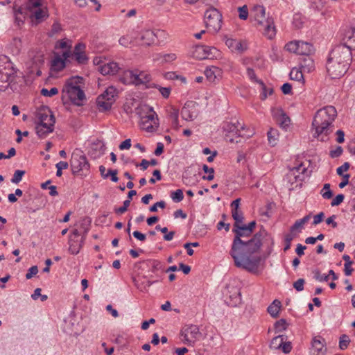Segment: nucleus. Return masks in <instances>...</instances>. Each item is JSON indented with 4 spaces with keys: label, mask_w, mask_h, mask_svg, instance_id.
I'll use <instances>...</instances> for the list:
<instances>
[{
    "label": "nucleus",
    "mask_w": 355,
    "mask_h": 355,
    "mask_svg": "<svg viewBox=\"0 0 355 355\" xmlns=\"http://www.w3.org/2000/svg\"><path fill=\"white\" fill-rule=\"evenodd\" d=\"M226 45L232 50L239 53H243L248 48L247 43L242 40L227 39L225 42Z\"/></svg>",
    "instance_id": "dca6fc26"
},
{
    "label": "nucleus",
    "mask_w": 355,
    "mask_h": 355,
    "mask_svg": "<svg viewBox=\"0 0 355 355\" xmlns=\"http://www.w3.org/2000/svg\"><path fill=\"white\" fill-rule=\"evenodd\" d=\"M116 89L115 87L111 86L106 89V90L97 98V105L101 111H107L110 110L115 101V96H116Z\"/></svg>",
    "instance_id": "6e6552de"
},
{
    "label": "nucleus",
    "mask_w": 355,
    "mask_h": 355,
    "mask_svg": "<svg viewBox=\"0 0 355 355\" xmlns=\"http://www.w3.org/2000/svg\"><path fill=\"white\" fill-rule=\"evenodd\" d=\"M146 278L145 276L137 277L133 278V283L135 286L142 292L146 291V286H145L146 281L144 280Z\"/></svg>",
    "instance_id": "c9c22d12"
},
{
    "label": "nucleus",
    "mask_w": 355,
    "mask_h": 355,
    "mask_svg": "<svg viewBox=\"0 0 355 355\" xmlns=\"http://www.w3.org/2000/svg\"><path fill=\"white\" fill-rule=\"evenodd\" d=\"M202 169L205 173H209L207 176H203L202 178L209 181L212 180L214 178V169L213 168H209L206 164L203 165Z\"/></svg>",
    "instance_id": "49530a36"
},
{
    "label": "nucleus",
    "mask_w": 355,
    "mask_h": 355,
    "mask_svg": "<svg viewBox=\"0 0 355 355\" xmlns=\"http://www.w3.org/2000/svg\"><path fill=\"white\" fill-rule=\"evenodd\" d=\"M214 51H216V49L214 47L207 46H197L195 50V53H197V55H195V56L200 60L205 59L209 55H214Z\"/></svg>",
    "instance_id": "412c9836"
},
{
    "label": "nucleus",
    "mask_w": 355,
    "mask_h": 355,
    "mask_svg": "<svg viewBox=\"0 0 355 355\" xmlns=\"http://www.w3.org/2000/svg\"><path fill=\"white\" fill-rule=\"evenodd\" d=\"M130 200H125L123 202V205L122 207L114 209L115 213L117 214H122L125 213L127 211L128 207L130 206Z\"/></svg>",
    "instance_id": "6e6d98bb"
},
{
    "label": "nucleus",
    "mask_w": 355,
    "mask_h": 355,
    "mask_svg": "<svg viewBox=\"0 0 355 355\" xmlns=\"http://www.w3.org/2000/svg\"><path fill=\"white\" fill-rule=\"evenodd\" d=\"M281 307V302L278 300H275L268 307V312L272 318L278 316Z\"/></svg>",
    "instance_id": "7c9ffc66"
},
{
    "label": "nucleus",
    "mask_w": 355,
    "mask_h": 355,
    "mask_svg": "<svg viewBox=\"0 0 355 355\" xmlns=\"http://www.w3.org/2000/svg\"><path fill=\"white\" fill-rule=\"evenodd\" d=\"M235 233L230 254L234 261L237 268L246 270L252 273H257L261 262V257L253 255L259 251L262 240L268 236V232L262 229L256 233L252 239L248 241L242 239L244 237L251 236V232L248 231L245 225H239L234 227Z\"/></svg>",
    "instance_id": "f257e3e1"
},
{
    "label": "nucleus",
    "mask_w": 355,
    "mask_h": 355,
    "mask_svg": "<svg viewBox=\"0 0 355 355\" xmlns=\"http://www.w3.org/2000/svg\"><path fill=\"white\" fill-rule=\"evenodd\" d=\"M56 49H68L71 48V45L67 44V41L64 40H59L56 42L55 44Z\"/></svg>",
    "instance_id": "774afa93"
},
{
    "label": "nucleus",
    "mask_w": 355,
    "mask_h": 355,
    "mask_svg": "<svg viewBox=\"0 0 355 355\" xmlns=\"http://www.w3.org/2000/svg\"><path fill=\"white\" fill-rule=\"evenodd\" d=\"M344 195L343 194H338L337 195L334 199L333 200L331 201V205L332 207H334V206H338L340 204H341L344 200Z\"/></svg>",
    "instance_id": "052dcab7"
},
{
    "label": "nucleus",
    "mask_w": 355,
    "mask_h": 355,
    "mask_svg": "<svg viewBox=\"0 0 355 355\" xmlns=\"http://www.w3.org/2000/svg\"><path fill=\"white\" fill-rule=\"evenodd\" d=\"M41 6V0H28L26 7L28 10H32L37 8Z\"/></svg>",
    "instance_id": "4d7b16f0"
},
{
    "label": "nucleus",
    "mask_w": 355,
    "mask_h": 355,
    "mask_svg": "<svg viewBox=\"0 0 355 355\" xmlns=\"http://www.w3.org/2000/svg\"><path fill=\"white\" fill-rule=\"evenodd\" d=\"M260 83L261 84L263 89V92L260 95V98L261 100H265L267 98L268 95H271L272 94L273 89L272 88H266V87L261 81H260Z\"/></svg>",
    "instance_id": "5fc2aeb1"
},
{
    "label": "nucleus",
    "mask_w": 355,
    "mask_h": 355,
    "mask_svg": "<svg viewBox=\"0 0 355 355\" xmlns=\"http://www.w3.org/2000/svg\"><path fill=\"white\" fill-rule=\"evenodd\" d=\"M34 9L35 10V11H33V10H31L32 15L38 21H42L44 18H46L48 16L47 11L46 9L40 7Z\"/></svg>",
    "instance_id": "2f4dec72"
},
{
    "label": "nucleus",
    "mask_w": 355,
    "mask_h": 355,
    "mask_svg": "<svg viewBox=\"0 0 355 355\" xmlns=\"http://www.w3.org/2000/svg\"><path fill=\"white\" fill-rule=\"evenodd\" d=\"M172 200L176 202L182 201L184 198L183 192L181 189H177L171 194Z\"/></svg>",
    "instance_id": "de8ad7c7"
},
{
    "label": "nucleus",
    "mask_w": 355,
    "mask_h": 355,
    "mask_svg": "<svg viewBox=\"0 0 355 355\" xmlns=\"http://www.w3.org/2000/svg\"><path fill=\"white\" fill-rule=\"evenodd\" d=\"M239 11V17L242 20H245L248 19L249 15V12L247 6H243L241 7H239L238 8Z\"/></svg>",
    "instance_id": "09e8293b"
},
{
    "label": "nucleus",
    "mask_w": 355,
    "mask_h": 355,
    "mask_svg": "<svg viewBox=\"0 0 355 355\" xmlns=\"http://www.w3.org/2000/svg\"><path fill=\"white\" fill-rule=\"evenodd\" d=\"M177 58V55L175 53H165V54H156L155 55V58H153V60L155 62H159L160 63H166V62H171L174 60H175Z\"/></svg>",
    "instance_id": "cd10ccee"
},
{
    "label": "nucleus",
    "mask_w": 355,
    "mask_h": 355,
    "mask_svg": "<svg viewBox=\"0 0 355 355\" xmlns=\"http://www.w3.org/2000/svg\"><path fill=\"white\" fill-rule=\"evenodd\" d=\"M16 72L13 70H11L10 73H1V80L8 84H10L11 83L14 82Z\"/></svg>",
    "instance_id": "a19ab883"
},
{
    "label": "nucleus",
    "mask_w": 355,
    "mask_h": 355,
    "mask_svg": "<svg viewBox=\"0 0 355 355\" xmlns=\"http://www.w3.org/2000/svg\"><path fill=\"white\" fill-rule=\"evenodd\" d=\"M205 75L210 83H215L221 78L222 70L218 67L211 66L205 69Z\"/></svg>",
    "instance_id": "6ab92c4d"
},
{
    "label": "nucleus",
    "mask_w": 355,
    "mask_h": 355,
    "mask_svg": "<svg viewBox=\"0 0 355 355\" xmlns=\"http://www.w3.org/2000/svg\"><path fill=\"white\" fill-rule=\"evenodd\" d=\"M65 67V62L60 55H56L51 62V69L54 71H60Z\"/></svg>",
    "instance_id": "c756f323"
},
{
    "label": "nucleus",
    "mask_w": 355,
    "mask_h": 355,
    "mask_svg": "<svg viewBox=\"0 0 355 355\" xmlns=\"http://www.w3.org/2000/svg\"><path fill=\"white\" fill-rule=\"evenodd\" d=\"M136 37H133L130 35H125L122 36L119 40V42L121 45L128 47L131 44H136Z\"/></svg>",
    "instance_id": "e433bc0d"
},
{
    "label": "nucleus",
    "mask_w": 355,
    "mask_h": 355,
    "mask_svg": "<svg viewBox=\"0 0 355 355\" xmlns=\"http://www.w3.org/2000/svg\"><path fill=\"white\" fill-rule=\"evenodd\" d=\"M294 237H295V235L291 232L285 235L284 241H285L286 245L284 248V250L285 252L287 251L288 249H290L291 245V241H293Z\"/></svg>",
    "instance_id": "864d4df0"
},
{
    "label": "nucleus",
    "mask_w": 355,
    "mask_h": 355,
    "mask_svg": "<svg viewBox=\"0 0 355 355\" xmlns=\"http://www.w3.org/2000/svg\"><path fill=\"white\" fill-rule=\"evenodd\" d=\"M352 60V51L343 44L335 46L329 53L327 61V70L331 78H339L347 71Z\"/></svg>",
    "instance_id": "f03ea898"
},
{
    "label": "nucleus",
    "mask_w": 355,
    "mask_h": 355,
    "mask_svg": "<svg viewBox=\"0 0 355 355\" xmlns=\"http://www.w3.org/2000/svg\"><path fill=\"white\" fill-rule=\"evenodd\" d=\"M227 295H229L226 301L229 306H236L241 302V295L239 288L228 285L227 286Z\"/></svg>",
    "instance_id": "f8f14e48"
},
{
    "label": "nucleus",
    "mask_w": 355,
    "mask_h": 355,
    "mask_svg": "<svg viewBox=\"0 0 355 355\" xmlns=\"http://www.w3.org/2000/svg\"><path fill=\"white\" fill-rule=\"evenodd\" d=\"M181 115L182 119L186 121H193L196 117L194 112H191L187 107H184L182 109Z\"/></svg>",
    "instance_id": "ea45409f"
},
{
    "label": "nucleus",
    "mask_w": 355,
    "mask_h": 355,
    "mask_svg": "<svg viewBox=\"0 0 355 355\" xmlns=\"http://www.w3.org/2000/svg\"><path fill=\"white\" fill-rule=\"evenodd\" d=\"M135 114L139 116V120L146 118L147 116L156 115V112L153 110V107L146 104H139L135 108Z\"/></svg>",
    "instance_id": "a211bd4d"
},
{
    "label": "nucleus",
    "mask_w": 355,
    "mask_h": 355,
    "mask_svg": "<svg viewBox=\"0 0 355 355\" xmlns=\"http://www.w3.org/2000/svg\"><path fill=\"white\" fill-rule=\"evenodd\" d=\"M272 115L281 128L286 129L289 126L291 119L282 109L276 108L272 110Z\"/></svg>",
    "instance_id": "ddd939ff"
},
{
    "label": "nucleus",
    "mask_w": 355,
    "mask_h": 355,
    "mask_svg": "<svg viewBox=\"0 0 355 355\" xmlns=\"http://www.w3.org/2000/svg\"><path fill=\"white\" fill-rule=\"evenodd\" d=\"M119 64L116 62H110L100 66L98 71L104 76L114 75L119 71Z\"/></svg>",
    "instance_id": "aec40b11"
},
{
    "label": "nucleus",
    "mask_w": 355,
    "mask_h": 355,
    "mask_svg": "<svg viewBox=\"0 0 355 355\" xmlns=\"http://www.w3.org/2000/svg\"><path fill=\"white\" fill-rule=\"evenodd\" d=\"M241 129H243V127L239 121H236V123H228L225 127V130L228 132L225 135V139L230 143L240 142L241 139L238 140L237 138L242 137L241 135Z\"/></svg>",
    "instance_id": "9d476101"
},
{
    "label": "nucleus",
    "mask_w": 355,
    "mask_h": 355,
    "mask_svg": "<svg viewBox=\"0 0 355 355\" xmlns=\"http://www.w3.org/2000/svg\"><path fill=\"white\" fill-rule=\"evenodd\" d=\"M312 347L315 355H324L326 352L324 340L320 336L315 337L313 339Z\"/></svg>",
    "instance_id": "4be33fe9"
},
{
    "label": "nucleus",
    "mask_w": 355,
    "mask_h": 355,
    "mask_svg": "<svg viewBox=\"0 0 355 355\" xmlns=\"http://www.w3.org/2000/svg\"><path fill=\"white\" fill-rule=\"evenodd\" d=\"M70 166L73 174H78L84 171L87 172L90 166L87 157L80 150H76L73 152L70 159Z\"/></svg>",
    "instance_id": "423d86ee"
},
{
    "label": "nucleus",
    "mask_w": 355,
    "mask_h": 355,
    "mask_svg": "<svg viewBox=\"0 0 355 355\" xmlns=\"http://www.w3.org/2000/svg\"><path fill=\"white\" fill-rule=\"evenodd\" d=\"M155 35L151 30H144L136 37V44L149 46L155 41Z\"/></svg>",
    "instance_id": "2eb2a0df"
},
{
    "label": "nucleus",
    "mask_w": 355,
    "mask_h": 355,
    "mask_svg": "<svg viewBox=\"0 0 355 355\" xmlns=\"http://www.w3.org/2000/svg\"><path fill=\"white\" fill-rule=\"evenodd\" d=\"M148 261L151 264V271L153 272H156L158 270H162L164 269V265L159 261L149 260Z\"/></svg>",
    "instance_id": "a18cd8bd"
},
{
    "label": "nucleus",
    "mask_w": 355,
    "mask_h": 355,
    "mask_svg": "<svg viewBox=\"0 0 355 355\" xmlns=\"http://www.w3.org/2000/svg\"><path fill=\"white\" fill-rule=\"evenodd\" d=\"M304 279H299L293 284V287L296 289L297 291H302L304 289Z\"/></svg>",
    "instance_id": "69168bd1"
},
{
    "label": "nucleus",
    "mask_w": 355,
    "mask_h": 355,
    "mask_svg": "<svg viewBox=\"0 0 355 355\" xmlns=\"http://www.w3.org/2000/svg\"><path fill=\"white\" fill-rule=\"evenodd\" d=\"M170 118L172 120V123L173 126L178 128V111L177 110L173 109L170 112Z\"/></svg>",
    "instance_id": "13d9d810"
},
{
    "label": "nucleus",
    "mask_w": 355,
    "mask_h": 355,
    "mask_svg": "<svg viewBox=\"0 0 355 355\" xmlns=\"http://www.w3.org/2000/svg\"><path fill=\"white\" fill-rule=\"evenodd\" d=\"M136 79V70L125 71L120 78L121 81L125 85H134Z\"/></svg>",
    "instance_id": "bb28decb"
},
{
    "label": "nucleus",
    "mask_w": 355,
    "mask_h": 355,
    "mask_svg": "<svg viewBox=\"0 0 355 355\" xmlns=\"http://www.w3.org/2000/svg\"><path fill=\"white\" fill-rule=\"evenodd\" d=\"M315 49L312 44L303 41H299L298 54L308 56L312 55Z\"/></svg>",
    "instance_id": "b1692460"
},
{
    "label": "nucleus",
    "mask_w": 355,
    "mask_h": 355,
    "mask_svg": "<svg viewBox=\"0 0 355 355\" xmlns=\"http://www.w3.org/2000/svg\"><path fill=\"white\" fill-rule=\"evenodd\" d=\"M166 206V203L164 201H159L155 203L153 206H151L149 209L150 211L151 212H156L157 211V207H160L162 209H164Z\"/></svg>",
    "instance_id": "e2e57ef3"
},
{
    "label": "nucleus",
    "mask_w": 355,
    "mask_h": 355,
    "mask_svg": "<svg viewBox=\"0 0 355 355\" xmlns=\"http://www.w3.org/2000/svg\"><path fill=\"white\" fill-rule=\"evenodd\" d=\"M38 120L40 123L53 128L55 122V117L52 114L42 113L38 114Z\"/></svg>",
    "instance_id": "393cba45"
},
{
    "label": "nucleus",
    "mask_w": 355,
    "mask_h": 355,
    "mask_svg": "<svg viewBox=\"0 0 355 355\" xmlns=\"http://www.w3.org/2000/svg\"><path fill=\"white\" fill-rule=\"evenodd\" d=\"M88 228H86L84 231V235L83 236L81 241H79L78 239H73L72 236L69 237V251L71 254H77L80 250L82 248L83 243L84 239H85V236L87 233Z\"/></svg>",
    "instance_id": "f3484780"
},
{
    "label": "nucleus",
    "mask_w": 355,
    "mask_h": 355,
    "mask_svg": "<svg viewBox=\"0 0 355 355\" xmlns=\"http://www.w3.org/2000/svg\"><path fill=\"white\" fill-rule=\"evenodd\" d=\"M290 78L293 80L302 81L304 83L303 71L298 68L294 67L290 72Z\"/></svg>",
    "instance_id": "72a5a7b5"
},
{
    "label": "nucleus",
    "mask_w": 355,
    "mask_h": 355,
    "mask_svg": "<svg viewBox=\"0 0 355 355\" xmlns=\"http://www.w3.org/2000/svg\"><path fill=\"white\" fill-rule=\"evenodd\" d=\"M288 327V323L285 319H280L277 320L274 325L275 333L282 332L286 330Z\"/></svg>",
    "instance_id": "79ce46f5"
},
{
    "label": "nucleus",
    "mask_w": 355,
    "mask_h": 355,
    "mask_svg": "<svg viewBox=\"0 0 355 355\" xmlns=\"http://www.w3.org/2000/svg\"><path fill=\"white\" fill-rule=\"evenodd\" d=\"M268 140L269 144L272 146H275L278 141L279 137V133L278 131L275 129L270 128V130L268 132Z\"/></svg>",
    "instance_id": "f704fd0d"
},
{
    "label": "nucleus",
    "mask_w": 355,
    "mask_h": 355,
    "mask_svg": "<svg viewBox=\"0 0 355 355\" xmlns=\"http://www.w3.org/2000/svg\"><path fill=\"white\" fill-rule=\"evenodd\" d=\"M36 133L40 138H44L46 135L53 131L52 127H48L45 125L37 123L35 127Z\"/></svg>",
    "instance_id": "c85d7f7f"
},
{
    "label": "nucleus",
    "mask_w": 355,
    "mask_h": 355,
    "mask_svg": "<svg viewBox=\"0 0 355 355\" xmlns=\"http://www.w3.org/2000/svg\"><path fill=\"white\" fill-rule=\"evenodd\" d=\"M346 37L347 38L346 40V42H345V44H343L349 47V49L350 50L352 48L355 49V37H354V31L353 29L347 33Z\"/></svg>",
    "instance_id": "4c0bfd02"
},
{
    "label": "nucleus",
    "mask_w": 355,
    "mask_h": 355,
    "mask_svg": "<svg viewBox=\"0 0 355 355\" xmlns=\"http://www.w3.org/2000/svg\"><path fill=\"white\" fill-rule=\"evenodd\" d=\"M150 121L155 125H159L157 115L154 116H147L146 118H144L139 120V125L141 129L148 132H152L153 126L148 124V121Z\"/></svg>",
    "instance_id": "5701e85b"
},
{
    "label": "nucleus",
    "mask_w": 355,
    "mask_h": 355,
    "mask_svg": "<svg viewBox=\"0 0 355 355\" xmlns=\"http://www.w3.org/2000/svg\"><path fill=\"white\" fill-rule=\"evenodd\" d=\"M37 272H38L37 266H33L28 269V272L26 275V278L27 279H29L32 278L34 275H35Z\"/></svg>",
    "instance_id": "0e129e2a"
},
{
    "label": "nucleus",
    "mask_w": 355,
    "mask_h": 355,
    "mask_svg": "<svg viewBox=\"0 0 355 355\" xmlns=\"http://www.w3.org/2000/svg\"><path fill=\"white\" fill-rule=\"evenodd\" d=\"M83 83V78L80 76L67 79L62 90V99L67 98L76 105H83L85 100V93L80 88Z\"/></svg>",
    "instance_id": "20e7f679"
},
{
    "label": "nucleus",
    "mask_w": 355,
    "mask_h": 355,
    "mask_svg": "<svg viewBox=\"0 0 355 355\" xmlns=\"http://www.w3.org/2000/svg\"><path fill=\"white\" fill-rule=\"evenodd\" d=\"M182 340L188 345H193L201 336V333L196 325H186L181 331Z\"/></svg>",
    "instance_id": "1a4fd4ad"
},
{
    "label": "nucleus",
    "mask_w": 355,
    "mask_h": 355,
    "mask_svg": "<svg viewBox=\"0 0 355 355\" xmlns=\"http://www.w3.org/2000/svg\"><path fill=\"white\" fill-rule=\"evenodd\" d=\"M232 216L235 223L234 224V227H238L239 225H242L243 221V215L241 211L239 210L237 211H232Z\"/></svg>",
    "instance_id": "37998d69"
},
{
    "label": "nucleus",
    "mask_w": 355,
    "mask_h": 355,
    "mask_svg": "<svg viewBox=\"0 0 355 355\" xmlns=\"http://www.w3.org/2000/svg\"><path fill=\"white\" fill-rule=\"evenodd\" d=\"M350 164L348 162H345L342 166L336 169V173L338 175L343 176V171H347L349 168Z\"/></svg>",
    "instance_id": "680f3d73"
},
{
    "label": "nucleus",
    "mask_w": 355,
    "mask_h": 355,
    "mask_svg": "<svg viewBox=\"0 0 355 355\" xmlns=\"http://www.w3.org/2000/svg\"><path fill=\"white\" fill-rule=\"evenodd\" d=\"M285 336L284 335H279L272 338L270 342V347L274 349H279L282 347L283 345V342L284 340Z\"/></svg>",
    "instance_id": "473e14b6"
},
{
    "label": "nucleus",
    "mask_w": 355,
    "mask_h": 355,
    "mask_svg": "<svg viewBox=\"0 0 355 355\" xmlns=\"http://www.w3.org/2000/svg\"><path fill=\"white\" fill-rule=\"evenodd\" d=\"M300 67L304 72L309 73L314 70L315 65L313 58L310 56H306L301 59Z\"/></svg>",
    "instance_id": "a878e982"
},
{
    "label": "nucleus",
    "mask_w": 355,
    "mask_h": 355,
    "mask_svg": "<svg viewBox=\"0 0 355 355\" xmlns=\"http://www.w3.org/2000/svg\"><path fill=\"white\" fill-rule=\"evenodd\" d=\"M250 19L256 22L255 25L268 39L275 35V27L272 17H266V9L260 5H255L250 12Z\"/></svg>",
    "instance_id": "39448f33"
},
{
    "label": "nucleus",
    "mask_w": 355,
    "mask_h": 355,
    "mask_svg": "<svg viewBox=\"0 0 355 355\" xmlns=\"http://www.w3.org/2000/svg\"><path fill=\"white\" fill-rule=\"evenodd\" d=\"M204 19L207 28H210L214 33H217L222 26V15L215 8L207 9L204 15Z\"/></svg>",
    "instance_id": "0eeeda50"
},
{
    "label": "nucleus",
    "mask_w": 355,
    "mask_h": 355,
    "mask_svg": "<svg viewBox=\"0 0 355 355\" xmlns=\"http://www.w3.org/2000/svg\"><path fill=\"white\" fill-rule=\"evenodd\" d=\"M85 49L86 46L83 43H78L74 47L73 56L78 64H85L88 60L85 54Z\"/></svg>",
    "instance_id": "4468645a"
},
{
    "label": "nucleus",
    "mask_w": 355,
    "mask_h": 355,
    "mask_svg": "<svg viewBox=\"0 0 355 355\" xmlns=\"http://www.w3.org/2000/svg\"><path fill=\"white\" fill-rule=\"evenodd\" d=\"M25 171H21V170H17L15 171L12 179L11 182L15 184L19 183L22 178V176L24 175Z\"/></svg>",
    "instance_id": "603ef678"
},
{
    "label": "nucleus",
    "mask_w": 355,
    "mask_h": 355,
    "mask_svg": "<svg viewBox=\"0 0 355 355\" xmlns=\"http://www.w3.org/2000/svg\"><path fill=\"white\" fill-rule=\"evenodd\" d=\"M337 116V111L334 106H326L315 113L312 127L315 130L314 137H319L322 134L326 136L330 132L329 126L332 125Z\"/></svg>",
    "instance_id": "7ed1b4c3"
},
{
    "label": "nucleus",
    "mask_w": 355,
    "mask_h": 355,
    "mask_svg": "<svg viewBox=\"0 0 355 355\" xmlns=\"http://www.w3.org/2000/svg\"><path fill=\"white\" fill-rule=\"evenodd\" d=\"M286 51L298 54L299 41L290 42L285 46Z\"/></svg>",
    "instance_id": "c03bdc74"
},
{
    "label": "nucleus",
    "mask_w": 355,
    "mask_h": 355,
    "mask_svg": "<svg viewBox=\"0 0 355 355\" xmlns=\"http://www.w3.org/2000/svg\"><path fill=\"white\" fill-rule=\"evenodd\" d=\"M135 80V85L137 87H143L145 89L157 87L156 85L152 82L150 73L146 71L136 69Z\"/></svg>",
    "instance_id": "9b49d317"
},
{
    "label": "nucleus",
    "mask_w": 355,
    "mask_h": 355,
    "mask_svg": "<svg viewBox=\"0 0 355 355\" xmlns=\"http://www.w3.org/2000/svg\"><path fill=\"white\" fill-rule=\"evenodd\" d=\"M331 185L329 183L324 184L323 188L320 191V194L324 199H331L333 197V192L330 189Z\"/></svg>",
    "instance_id": "58836bf2"
},
{
    "label": "nucleus",
    "mask_w": 355,
    "mask_h": 355,
    "mask_svg": "<svg viewBox=\"0 0 355 355\" xmlns=\"http://www.w3.org/2000/svg\"><path fill=\"white\" fill-rule=\"evenodd\" d=\"M350 342V340L349 338V336L345 335V334H343L340 336V341H339V347L341 349H345L349 343Z\"/></svg>",
    "instance_id": "8fccbe9b"
},
{
    "label": "nucleus",
    "mask_w": 355,
    "mask_h": 355,
    "mask_svg": "<svg viewBox=\"0 0 355 355\" xmlns=\"http://www.w3.org/2000/svg\"><path fill=\"white\" fill-rule=\"evenodd\" d=\"M314 278L319 282H327L329 280V275L321 274L320 271L316 270L314 272Z\"/></svg>",
    "instance_id": "bf43d9fd"
},
{
    "label": "nucleus",
    "mask_w": 355,
    "mask_h": 355,
    "mask_svg": "<svg viewBox=\"0 0 355 355\" xmlns=\"http://www.w3.org/2000/svg\"><path fill=\"white\" fill-rule=\"evenodd\" d=\"M58 94V89L56 87H52L51 89L42 88L41 90V94L44 96H53Z\"/></svg>",
    "instance_id": "3c124183"
},
{
    "label": "nucleus",
    "mask_w": 355,
    "mask_h": 355,
    "mask_svg": "<svg viewBox=\"0 0 355 355\" xmlns=\"http://www.w3.org/2000/svg\"><path fill=\"white\" fill-rule=\"evenodd\" d=\"M343 152V148L341 146H337L335 150H332L330 151V156L332 158L338 157L342 155Z\"/></svg>",
    "instance_id": "338daca9"
}]
</instances>
